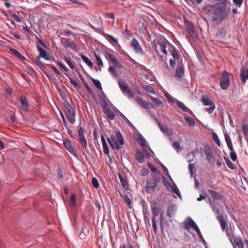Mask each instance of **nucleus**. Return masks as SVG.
Masks as SVG:
<instances>
[{
	"instance_id": "nucleus-26",
	"label": "nucleus",
	"mask_w": 248,
	"mask_h": 248,
	"mask_svg": "<svg viewBox=\"0 0 248 248\" xmlns=\"http://www.w3.org/2000/svg\"><path fill=\"white\" fill-rule=\"evenodd\" d=\"M241 79V81L245 84L248 78V77L247 76V69L245 70L244 69H242L240 73Z\"/></svg>"
},
{
	"instance_id": "nucleus-12",
	"label": "nucleus",
	"mask_w": 248,
	"mask_h": 248,
	"mask_svg": "<svg viewBox=\"0 0 248 248\" xmlns=\"http://www.w3.org/2000/svg\"><path fill=\"white\" fill-rule=\"evenodd\" d=\"M38 50L39 52V55L37 57L38 59H40V58H43L46 60H50V57L49 55L47 54V52L41 47L39 46H37Z\"/></svg>"
},
{
	"instance_id": "nucleus-28",
	"label": "nucleus",
	"mask_w": 248,
	"mask_h": 248,
	"mask_svg": "<svg viewBox=\"0 0 248 248\" xmlns=\"http://www.w3.org/2000/svg\"><path fill=\"white\" fill-rule=\"evenodd\" d=\"M10 51L12 52L16 56L21 60H24L26 58L17 50L10 48Z\"/></svg>"
},
{
	"instance_id": "nucleus-11",
	"label": "nucleus",
	"mask_w": 248,
	"mask_h": 248,
	"mask_svg": "<svg viewBox=\"0 0 248 248\" xmlns=\"http://www.w3.org/2000/svg\"><path fill=\"white\" fill-rule=\"evenodd\" d=\"M131 46L132 48L134 49L136 52L138 53L142 54V49L137 39H136L135 38L132 39Z\"/></svg>"
},
{
	"instance_id": "nucleus-56",
	"label": "nucleus",
	"mask_w": 248,
	"mask_h": 248,
	"mask_svg": "<svg viewBox=\"0 0 248 248\" xmlns=\"http://www.w3.org/2000/svg\"><path fill=\"white\" fill-rule=\"evenodd\" d=\"M230 156L232 161H235L237 160V155L234 151L231 152Z\"/></svg>"
},
{
	"instance_id": "nucleus-45",
	"label": "nucleus",
	"mask_w": 248,
	"mask_h": 248,
	"mask_svg": "<svg viewBox=\"0 0 248 248\" xmlns=\"http://www.w3.org/2000/svg\"><path fill=\"white\" fill-rule=\"evenodd\" d=\"M162 179L165 186L169 190L172 188V186H171L169 182L166 181V178L164 176H162Z\"/></svg>"
},
{
	"instance_id": "nucleus-8",
	"label": "nucleus",
	"mask_w": 248,
	"mask_h": 248,
	"mask_svg": "<svg viewBox=\"0 0 248 248\" xmlns=\"http://www.w3.org/2000/svg\"><path fill=\"white\" fill-rule=\"evenodd\" d=\"M158 181L157 180H154L153 181L147 180L146 186V191L147 193H151L155 191Z\"/></svg>"
},
{
	"instance_id": "nucleus-15",
	"label": "nucleus",
	"mask_w": 248,
	"mask_h": 248,
	"mask_svg": "<svg viewBox=\"0 0 248 248\" xmlns=\"http://www.w3.org/2000/svg\"><path fill=\"white\" fill-rule=\"evenodd\" d=\"M108 140L109 144L113 149L115 148L118 150L120 149V147L114 136H111L110 139L108 138Z\"/></svg>"
},
{
	"instance_id": "nucleus-47",
	"label": "nucleus",
	"mask_w": 248,
	"mask_h": 248,
	"mask_svg": "<svg viewBox=\"0 0 248 248\" xmlns=\"http://www.w3.org/2000/svg\"><path fill=\"white\" fill-rule=\"evenodd\" d=\"M64 61L68 64L69 66L72 69L75 68V65L71 62L70 59L67 57H64Z\"/></svg>"
},
{
	"instance_id": "nucleus-20",
	"label": "nucleus",
	"mask_w": 248,
	"mask_h": 248,
	"mask_svg": "<svg viewBox=\"0 0 248 248\" xmlns=\"http://www.w3.org/2000/svg\"><path fill=\"white\" fill-rule=\"evenodd\" d=\"M63 145L64 147L66 148V149L72 154L74 155L75 154V151L72 146L70 141H69L68 140H63Z\"/></svg>"
},
{
	"instance_id": "nucleus-40",
	"label": "nucleus",
	"mask_w": 248,
	"mask_h": 248,
	"mask_svg": "<svg viewBox=\"0 0 248 248\" xmlns=\"http://www.w3.org/2000/svg\"><path fill=\"white\" fill-rule=\"evenodd\" d=\"M39 59L37 58V60L36 62V64L42 70H43L44 72L46 74V75L47 76V77L49 78V76L46 74V72H45V71L43 70L44 68H45V66L44 64L39 60Z\"/></svg>"
},
{
	"instance_id": "nucleus-55",
	"label": "nucleus",
	"mask_w": 248,
	"mask_h": 248,
	"mask_svg": "<svg viewBox=\"0 0 248 248\" xmlns=\"http://www.w3.org/2000/svg\"><path fill=\"white\" fill-rule=\"evenodd\" d=\"M213 138L215 142L217 144V145L219 146L220 145V142L219 139L218 138L217 135L216 134L214 133L213 135Z\"/></svg>"
},
{
	"instance_id": "nucleus-22",
	"label": "nucleus",
	"mask_w": 248,
	"mask_h": 248,
	"mask_svg": "<svg viewBox=\"0 0 248 248\" xmlns=\"http://www.w3.org/2000/svg\"><path fill=\"white\" fill-rule=\"evenodd\" d=\"M217 218L220 224L221 229L223 231L225 230L227 228V225L226 221H225V219L223 218V217L221 216H217Z\"/></svg>"
},
{
	"instance_id": "nucleus-44",
	"label": "nucleus",
	"mask_w": 248,
	"mask_h": 248,
	"mask_svg": "<svg viewBox=\"0 0 248 248\" xmlns=\"http://www.w3.org/2000/svg\"><path fill=\"white\" fill-rule=\"evenodd\" d=\"M149 168L151 169L152 171L154 172L155 174H158L159 173L158 170L157 169L155 165L151 164H148V165Z\"/></svg>"
},
{
	"instance_id": "nucleus-48",
	"label": "nucleus",
	"mask_w": 248,
	"mask_h": 248,
	"mask_svg": "<svg viewBox=\"0 0 248 248\" xmlns=\"http://www.w3.org/2000/svg\"><path fill=\"white\" fill-rule=\"evenodd\" d=\"M121 117L124 119V121L127 124L131 127H133L134 126L133 124L130 122V121L122 113H120Z\"/></svg>"
},
{
	"instance_id": "nucleus-58",
	"label": "nucleus",
	"mask_w": 248,
	"mask_h": 248,
	"mask_svg": "<svg viewBox=\"0 0 248 248\" xmlns=\"http://www.w3.org/2000/svg\"><path fill=\"white\" fill-rule=\"evenodd\" d=\"M172 55L174 59L179 58V53L178 51L175 48L173 49L172 51Z\"/></svg>"
},
{
	"instance_id": "nucleus-25",
	"label": "nucleus",
	"mask_w": 248,
	"mask_h": 248,
	"mask_svg": "<svg viewBox=\"0 0 248 248\" xmlns=\"http://www.w3.org/2000/svg\"><path fill=\"white\" fill-rule=\"evenodd\" d=\"M184 224L185 225V229H188L187 226H190L193 229L194 227L197 225L191 218H189V219L186 220V221L184 223Z\"/></svg>"
},
{
	"instance_id": "nucleus-6",
	"label": "nucleus",
	"mask_w": 248,
	"mask_h": 248,
	"mask_svg": "<svg viewBox=\"0 0 248 248\" xmlns=\"http://www.w3.org/2000/svg\"><path fill=\"white\" fill-rule=\"evenodd\" d=\"M201 101L204 105L210 106L209 108H206V110L207 112L210 114L214 111L215 108V104L214 102L211 101L210 98L202 95V96Z\"/></svg>"
},
{
	"instance_id": "nucleus-49",
	"label": "nucleus",
	"mask_w": 248,
	"mask_h": 248,
	"mask_svg": "<svg viewBox=\"0 0 248 248\" xmlns=\"http://www.w3.org/2000/svg\"><path fill=\"white\" fill-rule=\"evenodd\" d=\"M95 57L98 65L99 67H102L103 66V62H102L101 58L96 54H95Z\"/></svg>"
},
{
	"instance_id": "nucleus-21",
	"label": "nucleus",
	"mask_w": 248,
	"mask_h": 248,
	"mask_svg": "<svg viewBox=\"0 0 248 248\" xmlns=\"http://www.w3.org/2000/svg\"><path fill=\"white\" fill-rule=\"evenodd\" d=\"M208 192L211 194L212 197L213 198L214 200H221L222 196L221 194L217 193V192L208 189Z\"/></svg>"
},
{
	"instance_id": "nucleus-9",
	"label": "nucleus",
	"mask_w": 248,
	"mask_h": 248,
	"mask_svg": "<svg viewBox=\"0 0 248 248\" xmlns=\"http://www.w3.org/2000/svg\"><path fill=\"white\" fill-rule=\"evenodd\" d=\"M103 111L106 115L107 117L110 120H113L116 116L115 114L110 109L108 104L107 103H105L103 105Z\"/></svg>"
},
{
	"instance_id": "nucleus-5",
	"label": "nucleus",
	"mask_w": 248,
	"mask_h": 248,
	"mask_svg": "<svg viewBox=\"0 0 248 248\" xmlns=\"http://www.w3.org/2000/svg\"><path fill=\"white\" fill-rule=\"evenodd\" d=\"M118 84L122 93L129 98L134 96V93L126 83L119 81Z\"/></svg>"
},
{
	"instance_id": "nucleus-43",
	"label": "nucleus",
	"mask_w": 248,
	"mask_h": 248,
	"mask_svg": "<svg viewBox=\"0 0 248 248\" xmlns=\"http://www.w3.org/2000/svg\"><path fill=\"white\" fill-rule=\"evenodd\" d=\"M143 216H144L145 223L146 225V227H150L151 225H150V220L148 218V217L147 216L146 213L145 212H143Z\"/></svg>"
},
{
	"instance_id": "nucleus-61",
	"label": "nucleus",
	"mask_w": 248,
	"mask_h": 248,
	"mask_svg": "<svg viewBox=\"0 0 248 248\" xmlns=\"http://www.w3.org/2000/svg\"><path fill=\"white\" fill-rule=\"evenodd\" d=\"M157 123L160 129L162 132L165 133L169 130V129L167 127H163L159 122H157Z\"/></svg>"
},
{
	"instance_id": "nucleus-51",
	"label": "nucleus",
	"mask_w": 248,
	"mask_h": 248,
	"mask_svg": "<svg viewBox=\"0 0 248 248\" xmlns=\"http://www.w3.org/2000/svg\"><path fill=\"white\" fill-rule=\"evenodd\" d=\"M160 209L157 207H154L152 209V215L153 216H157L159 215Z\"/></svg>"
},
{
	"instance_id": "nucleus-38",
	"label": "nucleus",
	"mask_w": 248,
	"mask_h": 248,
	"mask_svg": "<svg viewBox=\"0 0 248 248\" xmlns=\"http://www.w3.org/2000/svg\"><path fill=\"white\" fill-rule=\"evenodd\" d=\"M152 223L154 232L155 234H156L157 231V226H156V221H155V216L153 217L152 218Z\"/></svg>"
},
{
	"instance_id": "nucleus-54",
	"label": "nucleus",
	"mask_w": 248,
	"mask_h": 248,
	"mask_svg": "<svg viewBox=\"0 0 248 248\" xmlns=\"http://www.w3.org/2000/svg\"><path fill=\"white\" fill-rule=\"evenodd\" d=\"M69 80L71 82V83L75 87V88H80V86L78 84V83L76 81H75V80H74L73 78H69Z\"/></svg>"
},
{
	"instance_id": "nucleus-10",
	"label": "nucleus",
	"mask_w": 248,
	"mask_h": 248,
	"mask_svg": "<svg viewBox=\"0 0 248 248\" xmlns=\"http://www.w3.org/2000/svg\"><path fill=\"white\" fill-rule=\"evenodd\" d=\"M185 24L189 35L192 37H195L197 36V34L194 30V27L192 23L189 21L185 20Z\"/></svg>"
},
{
	"instance_id": "nucleus-39",
	"label": "nucleus",
	"mask_w": 248,
	"mask_h": 248,
	"mask_svg": "<svg viewBox=\"0 0 248 248\" xmlns=\"http://www.w3.org/2000/svg\"><path fill=\"white\" fill-rule=\"evenodd\" d=\"M108 72L113 76L116 77H117V73L116 72V68L114 66H110L109 67L108 69Z\"/></svg>"
},
{
	"instance_id": "nucleus-35",
	"label": "nucleus",
	"mask_w": 248,
	"mask_h": 248,
	"mask_svg": "<svg viewBox=\"0 0 248 248\" xmlns=\"http://www.w3.org/2000/svg\"><path fill=\"white\" fill-rule=\"evenodd\" d=\"M224 159L227 164L228 167L232 170H234L235 169V166L234 164L230 160L229 158L226 157H224Z\"/></svg>"
},
{
	"instance_id": "nucleus-64",
	"label": "nucleus",
	"mask_w": 248,
	"mask_h": 248,
	"mask_svg": "<svg viewBox=\"0 0 248 248\" xmlns=\"http://www.w3.org/2000/svg\"><path fill=\"white\" fill-rule=\"evenodd\" d=\"M12 17L17 22H20L21 21L20 18L16 14L12 15Z\"/></svg>"
},
{
	"instance_id": "nucleus-59",
	"label": "nucleus",
	"mask_w": 248,
	"mask_h": 248,
	"mask_svg": "<svg viewBox=\"0 0 248 248\" xmlns=\"http://www.w3.org/2000/svg\"><path fill=\"white\" fill-rule=\"evenodd\" d=\"M48 66H49L51 69H52L57 75H60V72L55 66L50 64H48Z\"/></svg>"
},
{
	"instance_id": "nucleus-17",
	"label": "nucleus",
	"mask_w": 248,
	"mask_h": 248,
	"mask_svg": "<svg viewBox=\"0 0 248 248\" xmlns=\"http://www.w3.org/2000/svg\"><path fill=\"white\" fill-rule=\"evenodd\" d=\"M204 153L206 155L207 160L210 163L214 161L215 158L213 155V153L209 148L208 149H206Z\"/></svg>"
},
{
	"instance_id": "nucleus-23",
	"label": "nucleus",
	"mask_w": 248,
	"mask_h": 248,
	"mask_svg": "<svg viewBox=\"0 0 248 248\" xmlns=\"http://www.w3.org/2000/svg\"><path fill=\"white\" fill-rule=\"evenodd\" d=\"M136 158L138 161L140 163H143L145 161L144 155L142 152L140 150L136 151Z\"/></svg>"
},
{
	"instance_id": "nucleus-14",
	"label": "nucleus",
	"mask_w": 248,
	"mask_h": 248,
	"mask_svg": "<svg viewBox=\"0 0 248 248\" xmlns=\"http://www.w3.org/2000/svg\"><path fill=\"white\" fill-rule=\"evenodd\" d=\"M20 106L22 109L24 111H28L29 109V103L27 98L24 96H22L20 99Z\"/></svg>"
},
{
	"instance_id": "nucleus-4",
	"label": "nucleus",
	"mask_w": 248,
	"mask_h": 248,
	"mask_svg": "<svg viewBox=\"0 0 248 248\" xmlns=\"http://www.w3.org/2000/svg\"><path fill=\"white\" fill-rule=\"evenodd\" d=\"M78 133L79 137V142L81 144L82 148L84 149H87V140L84 136V130L83 128L81 126L80 124L78 126Z\"/></svg>"
},
{
	"instance_id": "nucleus-36",
	"label": "nucleus",
	"mask_w": 248,
	"mask_h": 248,
	"mask_svg": "<svg viewBox=\"0 0 248 248\" xmlns=\"http://www.w3.org/2000/svg\"><path fill=\"white\" fill-rule=\"evenodd\" d=\"M91 79L92 81H93V83L95 86L97 88H98V89H100V90L102 89L101 83L98 80L95 79L92 77L91 78Z\"/></svg>"
},
{
	"instance_id": "nucleus-31",
	"label": "nucleus",
	"mask_w": 248,
	"mask_h": 248,
	"mask_svg": "<svg viewBox=\"0 0 248 248\" xmlns=\"http://www.w3.org/2000/svg\"><path fill=\"white\" fill-rule=\"evenodd\" d=\"M176 104L178 107L183 111L188 112V108L184 105V103L177 100Z\"/></svg>"
},
{
	"instance_id": "nucleus-46",
	"label": "nucleus",
	"mask_w": 248,
	"mask_h": 248,
	"mask_svg": "<svg viewBox=\"0 0 248 248\" xmlns=\"http://www.w3.org/2000/svg\"><path fill=\"white\" fill-rule=\"evenodd\" d=\"M92 184L93 186L95 188H97L99 186V184L98 180L95 178L93 177L92 180Z\"/></svg>"
},
{
	"instance_id": "nucleus-18",
	"label": "nucleus",
	"mask_w": 248,
	"mask_h": 248,
	"mask_svg": "<svg viewBox=\"0 0 248 248\" xmlns=\"http://www.w3.org/2000/svg\"><path fill=\"white\" fill-rule=\"evenodd\" d=\"M137 102L143 108H150V104L143 100L140 97H138L136 99Z\"/></svg>"
},
{
	"instance_id": "nucleus-53",
	"label": "nucleus",
	"mask_w": 248,
	"mask_h": 248,
	"mask_svg": "<svg viewBox=\"0 0 248 248\" xmlns=\"http://www.w3.org/2000/svg\"><path fill=\"white\" fill-rule=\"evenodd\" d=\"M185 120L187 123V124H188V125L190 126H194L195 123H194V121L192 119H190L189 117H186V118H185Z\"/></svg>"
},
{
	"instance_id": "nucleus-29",
	"label": "nucleus",
	"mask_w": 248,
	"mask_h": 248,
	"mask_svg": "<svg viewBox=\"0 0 248 248\" xmlns=\"http://www.w3.org/2000/svg\"><path fill=\"white\" fill-rule=\"evenodd\" d=\"M116 140L118 141L120 145H123L124 144V140L121 134L119 132H116Z\"/></svg>"
},
{
	"instance_id": "nucleus-27",
	"label": "nucleus",
	"mask_w": 248,
	"mask_h": 248,
	"mask_svg": "<svg viewBox=\"0 0 248 248\" xmlns=\"http://www.w3.org/2000/svg\"><path fill=\"white\" fill-rule=\"evenodd\" d=\"M106 18H108V23L111 24L112 26H114L115 21V17L114 14L112 13L106 14Z\"/></svg>"
},
{
	"instance_id": "nucleus-33",
	"label": "nucleus",
	"mask_w": 248,
	"mask_h": 248,
	"mask_svg": "<svg viewBox=\"0 0 248 248\" xmlns=\"http://www.w3.org/2000/svg\"><path fill=\"white\" fill-rule=\"evenodd\" d=\"M183 74H184L183 69L181 66L177 67L176 70L175 76L176 77L180 78L183 77Z\"/></svg>"
},
{
	"instance_id": "nucleus-1",
	"label": "nucleus",
	"mask_w": 248,
	"mask_h": 248,
	"mask_svg": "<svg viewBox=\"0 0 248 248\" xmlns=\"http://www.w3.org/2000/svg\"><path fill=\"white\" fill-rule=\"evenodd\" d=\"M227 1H222L214 5H207L204 7L205 14L211 16L212 22L219 25L227 19L231 14V9L227 7Z\"/></svg>"
},
{
	"instance_id": "nucleus-2",
	"label": "nucleus",
	"mask_w": 248,
	"mask_h": 248,
	"mask_svg": "<svg viewBox=\"0 0 248 248\" xmlns=\"http://www.w3.org/2000/svg\"><path fill=\"white\" fill-rule=\"evenodd\" d=\"M65 116L68 121L71 124H74L76 122V111L74 108L68 104L66 106Z\"/></svg>"
},
{
	"instance_id": "nucleus-52",
	"label": "nucleus",
	"mask_w": 248,
	"mask_h": 248,
	"mask_svg": "<svg viewBox=\"0 0 248 248\" xmlns=\"http://www.w3.org/2000/svg\"><path fill=\"white\" fill-rule=\"evenodd\" d=\"M102 145H103V151H104V153L108 157H109L108 155L109 153V149H108V146L107 143H105V144L104 143V144H102Z\"/></svg>"
},
{
	"instance_id": "nucleus-37",
	"label": "nucleus",
	"mask_w": 248,
	"mask_h": 248,
	"mask_svg": "<svg viewBox=\"0 0 248 248\" xmlns=\"http://www.w3.org/2000/svg\"><path fill=\"white\" fill-rule=\"evenodd\" d=\"M160 47L161 51L165 54H167V51L166 50V44L165 42H160L159 44Z\"/></svg>"
},
{
	"instance_id": "nucleus-30",
	"label": "nucleus",
	"mask_w": 248,
	"mask_h": 248,
	"mask_svg": "<svg viewBox=\"0 0 248 248\" xmlns=\"http://www.w3.org/2000/svg\"><path fill=\"white\" fill-rule=\"evenodd\" d=\"M105 37L111 44H112V43L118 44V39L115 38L113 36H112L111 35H109L108 34H106L105 35Z\"/></svg>"
},
{
	"instance_id": "nucleus-13",
	"label": "nucleus",
	"mask_w": 248,
	"mask_h": 248,
	"mask_svg": "<svg viewBox=\"0 0 248 248\" xmlns=\"http://www.w3.org/2000/svg\"><path fill=\"white\" fill-rule=\"evenodd\" d=\"M234 248H244V244L240 237H236L231 241Z\"/></svg>"
},
{
	"instance_id": "nucleus-19",
	"label": "nucleus",
	"mask_w": 248,
	"mask_h": 248,
	"mask_svg": "<svg viewBox=\"0 0 248 248\" xmlns=\"http://www.w3.org/2000/svg\"><path fill=\"white\" fill-rule=\"evenodd\" d=\"M176 210V205L175 204H171L168 207L167 215L169 217H172L174 215Z\"/></svg>"
},
{
	"instance_id": "nucleus-16",
	"label": "nucleus",
	"mask_w": 248,
	"mask_h": 248,
	"mask_svg": "<svg viewBox=\"0 0 248 248\" xmlns=\"http://www.w3.org/2000/svg\"><path fill=\"white\" fill-rule=\"evenodd\" d=\"M106 58L108 60L111 61V62L114 64L116 67H121V64L119 61L115 59V58L111 54L107 53Z\"/></svg>"
},
{
	"instance_id": "nucleus-24",
	"label": "nucleus",
	"mask_w": 248,
	"mask_h": 248,
	"mask_svg": "<svg viewBox=\"0 0 248 248\" xmlns=\"http://www.w3.org/2000/svg\"><path fill=\"white\" fill-rule=\"evenodd\" d=\"M118 176L122 186L125 189H127L128 188V184L126 180L121 174H119Z\"/></svg>"
},
{
	"instance_id": "nucleus-62",
	"label": "nucleus",
	"mask_w": 248,
	"mask_h": 248,
	"mask_svg": "<svg viewBox=\"0 0 248 248\" xmlns=\"http://www.w3.org/2000/svg\"><path fill=\"white\" fill-rule=\"evenodd\" d=\"M172 147L178 151L180 148V144L177 141L174 142L172 144Z\"/></svg>"
},
{
	"instance_id": "nucleus-34",
	"label": "nucleus",
	"mask_w": 248,
	"mask_h": 248,
	"mask_svg": "<svg viewBox=\"0 0 248 248\" xmlns=\"http://www.w3.org/2000/svg\"><path fill=\"white\" fill-rule=\"evenodd\" d=\"M122 198L125 202L127 206H128L129 208H131V201L130 198L128 197V196L124 195V196H122Z\"/></svg>"
},
{
	"instance_id": "nucleus-60",
	"label": "nucleus",
	"mask_w": 248,
	"mask_h": 248,
	"mask_svg": "<svg viewBox=\"0 0 248 248\" xmlns=\"http://www.w3.org/2000/svg\"><path fill=\"white\" fill-rule=\"evenodd\" d=\"M152 100L153 101V102L155 104H156L158 106H160L162 105V101L160 99L157 98H155V97H153L152 98Z\"/></svg>"
},
{
	"instance_id": "nucleus-57",
	"label": "nucleus",
	"mask_w": 248,
	"mask_h": 248,
	"mask_svg": "<svg viewBox=\"0 0 248 248\" xmlns=\"http://www.w3.org/2000/svg\"><path fill=\"white\" fill-rule=\"evenodd\" d=\"M144 89L146 91H148L152 93H155V90L154 89L152 88V87L150 86H148V85H146L144 87Z\"/></svg>"
},
{
	"instance_id": "nucleus-42",
	"label": "nucleus",
	"mask_w": 248,
	"mask_h": 248,
	"mask_svg": "<svg viewBox=\"0 0 248 248\" xmlns=\"http://www.w3.org/2000/svg\"><path fill=\"white\" fill-rule=\"evenodd\" d=\"M57 172L58 174V177L59 179V180L61 181H63L64 178L63 176L62 170L60 168H58L57 169Z\"/></svg>"
},
{
	"instance_id": "nucleus-41",
	"label": "nucleus",
	"mask_w": 248,
	"mask_h": 248,
	"mask_svg": "<svg viewBox=\"0 0 248 248\" xmlns=\"http://www.w3.org/2000/svg\"><path fill=\"white\" fill-rule=\"evenodd\" d=\"M210 203L213 212L215 213L216 214L218 215L220 212L217 206L215 204H214V203H212L210 200Z\"/></svg>"
},
{
	"instance_id": "nucleus-50",
	"label": "nucleus",
	"mask_w": 248,
	"mask_h": 248,
	"mask_svg": "<svg viewBox=\"0 0 248 248\" xmlns=\"http://www.w3.org/2000/svg\"><path fill=\"white\" fill-rule=\"evenodd\" d=\"M170 191H171V192L175 193L178 196H179L180 195L179 190L177 186L175 184L174 185V186H172V188L170 189Z\"/></svg>"
},
{
	"instance_id": "nucleus-32",
	"label": "nucleus",
	"mask_w": 248,
	"mask_h": 248,
	"mask_svg": "<svg viewBox=\"0 0 248 248\" xmlns=\"http://www.w3.org/2000/svg\"><path fill=\"white\" fill-rule=\"evenodd\" d=\"M81 57L82 60L90 67L93 66V63L86 56L81 54Z\"/></svg>"
},
{
	"instance_id": "nucleus-63",
	"label": "nucleus",
	"mask_w": 248,
	"mask_h": 248,
	"mask_svg": "<svg viewBox=\"0 0 248 248\" xmlns=\"http://www.w3.org/2000/svg\"><path fill=\"white\" fill-rule=\"evenodd\" d=\"M70 201L72 205H75L76 203V195L74 194H72L70 196Z\"/></svg>"
},
{
	"instance_id": "nucleus-3",
	"label": "nucleus",
	"mask_w": 248,
	"mask_h": 248,
	"mask_svg": "<svg viewBox=\"0 0 248 248\" xmlns=\"http://www.w3.org/2000/svg\"><path fill=\"white\" fill-rule=\"evenodd\" d=\"M230 75L229 74L226 72L224 71L220 78V85L222 89L225 90L228 89L230 86Z\"/></svg>"
},
{
	"instance_id": "nucleus-7",
	"label": "nucleus",
	"mask_w": 248,
	"mask_h": 248,
	"mask_svg": "<svg viewBox=\"0 0 248 248\" xmlns=\"http://www.w3.org/2000/svg\"><path fill=\"white\" fill-rule=\"evenodd\" d=\"M61 41L64 47H69L75 51H77V46L73 40L63 37L61 39Z\"/></svg>"
}]
</instances>
